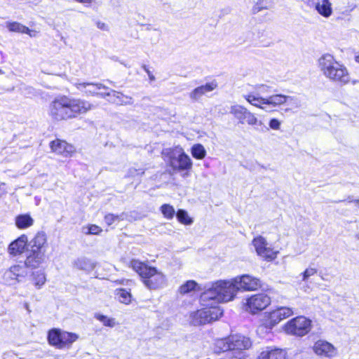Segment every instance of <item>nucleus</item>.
<instances>
[{
	"mask_svg": "<svg viewBox=\"0 0 359 359\" xmlns=\"http://www.w3.org/2000/svg\"><path fill=\"white\" fill-rule=\"evenodd\" d=\"M161 212L164 218L167 219H172L175 215V210L172 205L165 203L160 207Z\"/></svg>",
	"mask_w": 359,
	"mask_h": 359,
	"instance_id": "33",
	"label": "nucleus"
},
{
	"mask_svg": "<svg viewBox=\"0 0 359 359\" xmlns=\"http://www.w3.org/2000/svg\"><path fill=\"white\" fill-rule=\"evenodd\" d=\"M15 222L19 229H25L33 225L34 219L29 214H21L15 217Z\"/></svg>",
	"mask_w": 359,
	"mask_h": 359,
	"instance_id": "24",
	"label": "nucleus"
},
{
	"mask_svg": "<svg viewBox=\"0 0 359 359\" xmlns=\"http://www.w3.org/2000/svg\"><path fill=\"white\" fill-rule=\"evenodd\" d=\"M318 272L317 269L315 268H308L306 269L302 273V280L307 281L309 278L314 276Z\"/></svg>",
	"mask_w": 359,
	"mask_h": 359,
	"instance_id": "39",
	"label": "nucleus"
},
{
	"mask_svg": "<svg viewBox=\"0 0 359 359\" xmlns=\"http://www.w3.org/2000/svg\"><path fill=\"white\" fill-rule=\"evenodd\" d=\"M192 156L198 160L203 159L206 156V151L201 144H195L191 148Z\"/></svg>",
	"mask_w": 359,
	"mask_h": 359,
	"instance_id": "31",
	"label": "nucleus"
},
{
	"mask_svg": "<svg viewBox=\"0 0 359 359\" xmlns=\"http://www.w3.org/2000/svg\"><path fill=\"white\" fill-rule=\"evenodd\" d=\"M6 273L9 278L15 280H19L26 275L24 266L20 264L11 266Z\"/></svg>",
	"mask_w": 359,
	"mask_h": 359,
	"instance_id": "26",
	"label": "nucleus"
},
{
	"mask_svg": "<svg viewBox=\"0 0 359 359\" xmlns=\"http://www.w3.org/2000/svg\"><path fill=\"white\" fill-rule=\"evenodd\" d=\"M230 113L241 124L248 123L250 126L257 125L258 120L255 115L241 105H233L231 107Z\"/></svg>",
	"mask_w": 359,
	"mask_h": 359,
	"instance_id": "15",
	"label": "nucleus"
},
{
	"mask_svg": "<svg viewBox=\"0 0 359 359\" xmlns=\"http://www.w3.org/2000/svg\"><path fill=\"white\" fill-rule=\"evenodd\" d=\"M144 70L147 72V74H148V75H149V76L150 79H154V76H152V75H151L150 72L149 71V69H147L146 67H144Z\"/></svg>",
	"mask_w": 359,
	"mask_h": 359,
	"instance_id": "47",
	"label": "nucleus"
},
{
	"mask_svg": "<svg viewBox=\"0 0 359 359\" xmlns=\"http://www.w3.org/2000/svg\"><path fill=\"white\" fill-rule=\"evenodd\" d=\"M271 303V297L263 292L251 294L243 304V309L253 315L266 309Z\"/></svg>",
	"mask_w": 359,
	"mask_h": 359,
	"instance_id": "11",
	"label": "nucleus"
},
{
	"mask_svg": "<svg viewBox=\"0 0 359 359\" xmlns=\"http://www.w3.org/2000/svg\"><path fill=\"white\" fill-rule=\"evenodd\" d=\"M27 246V236L22 234L9 244L8 247V252L12 257L20 256L26 251Z\"/></svg>",
	"mask_w": 359,
	"mask_h": 359,
	"instance_id": "17",
	"label": "nucleus"
},
{
	"mask_svg": "<svg viewBox=\"0 0 359 359\" xmlns=\"http://www.w3.org/2000/svg\"><path fill=\"white\" fill-rule=\"evenodd\" d=\"M79 336L74 332L52 328L48 331L47 341L50 346L57 349L69 348L76 341Z\"/></svg>",
	"mask_w": 359,
	"mask_h": 359,
	"instance_id": "8",
	"label": "nucleus"
},
{
	"mask_svg": "<svg viewBox=\"0 0 359 359\" xmlns=\"http://www.w3.org/2000/svg\"><path fill=\"white\" fill-rule=\"evenodd\" d=\"M233 281L237 285L238 292L256 291L262 287L261 280L257 277L244 274L233 278Z\"/></svg>",
	"mask_w": 359,
	"mask_h": 359,
	"instance_id": "13",
	"label": "nucleus"
},
{
	"mask_svg": "<svg viewBox=\"0 0 359 359\" xmlns=\"http://www.w3.org/2000/svg\"><path fill=\"white\" fill-rule=\"evenodd\" d=\"M293 314V310L290 307H277L264 313L260 327L264 329L266 332H270L282 320L292 316Z\"/></svg>",
	"mask_w": 359,
	"mask_h": 359,
	"instance_id": "9",
	"label": "nucleus"
},
{
	"mask_svg": "<svg viewBox=\"0 0 359 359\" xmlns=\"http://www.w3.org/2000/svg\"><path fill=\"white\" fill-rule=\"evenodd\" d=\"M128 280H126V279H118V280H114V283H115L116 285H123L126 282H128Z\"/></svg>",
	"mask_w": 359,
	"mask_h": 359,
	"instance_id": "44",
	"label": "nucleus"
},
{
	"mask_svg": "<svg viewBox=\"0 0 359 359\" xmlns=\"http://www.w3.org/2000/svg\"><path fill=\"white\" fill-rule=\"evenodd\" d=\"M238 293L237 285L231 280H220L213 283L210 288L201 295V301L214 302L217 305L221 302L232 301Z\"/></svg>",
	"mask_w": 359,
	"mask_h": 359,
	"instance_id": "4",
	"label": "nucleus"
},
{
	"mask_svg": "<svg viewBox=\"0 0 359 359\" xmlns=\"http://www.w3.org/2000/svg\"><path fill=\"white\" fill-rule=\"evenodd\" d=\"M102 87H103V88L97 90V94L96 97H105L109 96L111 98V90H109V89L104 85H102Z\"/></svg>",
	"mask_w": 359,
	"mask_h": 359,
	"instance_id": "40",
	"label": "nucleus"
},
{
	"mask_svg": "<svg viewBox=\"0 0 359 359\" xmlns=\"http://www.w3.org/2000/svg\"><path fill=\"white\" fill-rule=\"evenodd\" d=\"M31 281L36 289H41L46 282V275L43 270L34 271L31 274Z\"/></svg>",
	"mask_w": 359,
	"mask_h": 359,
	"instance_id": "25",
	"label": "nucleus"
},
{
	"mask_svg": "<svg viewBox=\"0 0 359 359\" xmlns=\"http://www.w3.org/2000/svg\"><path fill=\"white\" fill-rule=\"evenodd\" d=\"M94 107L83 99L66 95L56 96L49 104L48 113L55 121H62L81 117Z\"/></svg>",
	"mask_w": 359,
	"mask_h": 359,
	"instance_id": "1",
	"label": "nucleus"
},
{
	"mask_svg": "<svg viewBox=\"0 0 359 359\" xmlns=\"http://www.w3.org/2000/svg\"><path fill=\"white\" fill-rule=\"evenodd\" d=\"M219 359H245L244 356L233 355L232 357H226Z\"/></svg>",
	"mask_w": 359,
	"mask_h": 359,
	"instance_id": "46",
	"label": "nucleus"
},
{
	"mask_svg": "<svg viewBox=\"0 0 359 359\" xmlns=\"http://www.w3.org/2000/svg\"><path fill=\"white\" fill-rule=\"evenodd\" d=\"M4 72L1 69H0V74H2Z\"/></svg>",
	"mask_w": 359,
	"mask_h": 359,
	"instance_id": "51",
	"label": "nucleus"
},
{
	"mask_svg": "<svg viewBox=\"0 0 359 359\" xmlns=\"http://www.w3.org/2000/svg\"><path fill=\"white\" fill-rule=\"evenodd\" d=\"M320 69L324 76L332 82L342 85L350 83L347 67L330 53L323 54L318 60Z\"/></svg>",
	"mask_w": 359,
	"mask_h": 359,
	"instance_id": "3",
	"label": "nucleus"
},
{
	"mask_svg": "<svg viewBox=\"0 0 359 359\" xmlns=\"http://www.w3.org/2000/svg\"><path fill=\"white\" fill-rule=\"evenodd\" d=\"M217 87V83L216 81L207 83L205 85H202L194 88L191 92L190 97L194 100H197L205 93L214 90Z\"/></svg>",
	"mask_w": 359,
	"mask_h": 359,
	"instance_id": "21",
	"label": "nucleus"
},
{
	"mask_svg": "<svg viewBox=\"0 0 359 359\" xmlns=\"http://www.w3.org/2000/svg\"><path fill=\"white\" fill-rule=\"evenodd\" d=\"M313 350L316 355L322 357L332 358L337 355V349L334 346L324 340L316 341Z\"/></svg>",
	"mask_w": 359,
	"mask_h": 359,
	"instance_id": "18",
	"label": "nucleus"
},
{
	"mask_svg": "<svg viewBox=\"0 0 359 359\" xmlns=\"http://www.w3.org/2000/svg\"><path fill=\"white\" fill-rule=\"evenodd\" d=\"M95 318L102 323V324L106 327H112L115 325L114 319L110 318L107 316L100 313H96L95 315Z\"/></svg>",
	"mask_w": 359,
	"mask_h": 359,
	"instance_id": "36",
	"label": "nucleus"
},
{
	"mask_svg": "<svg viewBox=\"0 0 359 359\" xmlns=\"http://www.w3.org/2000/svg\"><path fill=\"white\" fill-rule=\"evenodd\" d=\"M256 359H288V354L286 348L268 346L262 349Z\"/></svg>",
	"mask_w": 359,
	"mask_h": 359,
	"instance_id": "16",
	"label": "nucleus"
},
{
	"mask_svg": "<svg viewBox=\"0 0 359 359\" xmlns=\"http://www.w3.org/2000/svg\"><path fill=\"white\" fill-rule=\"evenodd\" d=\"M128 266L139 276L145 287L151 290H158L165 285V275L156 267L149 265L148 262L132 259Z\"/></svg>",
	"mask_w": 359,
	"mask_h": 359,
	"instance_id": "2",
	"label": "nucleus"
},
{
	"mask_svg": "<svg viewBox=\"0 0 359 359\" xmlns=\"http://www.w3.org/2000/svg\"><path fill=\"white\" fill-rule=\"evenodd\" d=\"M91 83H76L74 86L77 90L83 91V89H86Z\"/></svg>",
	"mask_w": 359,
	"mask_h": 359,
	"instance_id": "42",
	"label": "nucleus"
},
{
	"mask_svg": "<svg viewBox=\"0 0 359 359\" xmlns=\"http://www.w3.org/2000/svg\"><path fill=\"white\" fill-rule=\"evenodd\" d=\"M47 257L46 253L30 250L25 260V266L30 269L38 268L45 262Z\"/></svg>",
	"mask_w": 359,
	"mask_h": 359,
	"instance_id": "19",
	"label": "nucleus"
},
{
	"mask_svg": "<svg viewBox=\"0 0 359 359\" xmlns=\"http://www.w3.org/2000/svg\"><path fill=\"white\" fill-rule=\"evenodd\" d=\"M87 231L86 232V234L87 235H100L102 232L103 231L102 229L94 224H89L86 226Z\"/></svg>",
	"mask_w": 359,
	"mask_h": 359,
	"instance_id": "37",
	"label": "nucleus"
},
{
	"mask_svg": "<svg viewBox=\"0 0 359 359\" xmlns=\"http://www.w3.org/2000/svg\"><path fill=\"white\" fill-rule=\"evenodd\" d=\"M280 123L277 118H272L269 121V126L274 130L280 128Z\"/></svg>",
	"mask_w": 359,
	"mask_h": 359,
	"instance_id": "41",
	"label": "nucleus"
},
{
	"mask_svg": "<svg viewBox=\"0 0 359 359\" xmlns=\"http://www.w3.org/2000/svg\"><path fill=\"white\" fill-rule=\"evenodd\" d=\"M109 100L117 105H126L132 103L131 97L116 90H111V96Z\"/></svg>",
	"mask_w": 359,
	"mask_h": 359,
	"instance_id": "22",
	"label": "nucleus"
},
{
	"mask_svg": "<svg viewBox=\"0 0 359 359\" xmlns=\"http://www.w3.org/2000/svg\"><path fill=\"white\" fill-rule=\"evenodd\" d=\"M288 98L289 97L281 94L273 95L266 99V104L278 107L286 103Z\"/></svg>",
	"mask_w": 359,
	"mask_h": 359,
	"instance_id": "29",
	"label": "nucleus"
},
{
	"mask_svg": "<svg viewBox=\"0 0 359 359\" xmlns=\"http://www.w3.org/2000/svg\"><path fill=\"white\" fill-rule=\"evenodd\" d=\"M31 250L46 253L48 248L47 235L43 231L37 232L30 242Z\"/></svg>",
	"mask_w": 359,
	"mask_h": 359,
	"instance_id": "20",
	"label": "nucleus"
},
{
	"mask_svg": "<svg viewBox=\"0 0 359 359\" xmlns=\"http://www.w3.org/2000/svg\"><path fill=\"white\" fill-rule=\"evenodd\" d=\"M353 202L355 204V205L358 208H359V199L354 200Z\"/></svg>",
	"mask_w": 359,
	"mask_h": 359,
	"instance_id": "48",
	"label": "nucleus"
},
{
	"mask_svg": "<svg viewBox=\"0 0 359 359\" xmlns=\"http://www.w3.org/2000/svg\"><path fill=\"white\" fill-rule=\"evenodd\" d=\"M49 147L51 152L65 158L72 157L76 152L73 144L59 138L50 141Z\"/></svg>",
	"mask_w": 359,
	"mask_h": 359,
	"instance_id": "14",
	"label": "nucleus"
},
{
	"mask_svg": "<svg viewBox=\"0 0 359 359\" xmlns=\"http://www.w3.org/2000/svg\"><path fill=\"white\" fill-rule=\"evenodd\" d=\"M252 346L250 338L239 334H230L226 337L219 338L215 341L214 351L222 353L226 351H234L238 356H244L243 351Z\"/></svg>",
	"mask_w": 359,
	"mask_h": 359,
	"instance_id": "6",
	"label": "nucleus"
},
{
	"mask_svg": "<svg viewBox=\"0 0 359 359\" xmlns=\"http://www.w3.org/2000/svg\"><path fill=\"white\" fill-rule=\"evenodd\" d=\"M178 222L184 225H189L193 219L188 215L187 212L183 209H179L176 212Z\"/></svg>",
	"mask_w": 359,
	"mask_h": 359,
	"instance_id": "34",
	"label": "nucleus"
},
{
	"mask_svg": "<svg viewBox=\"0 0 359 359\" xmlns=\"http://www.w3.org/2000/svg\"><path fill=\"white\" fill-rule=\"evenodd\" d=\"M257 254L265 261H273L278 255V252L269 246L266 239L262 236L255 237L252 241Z\"/></svg>",
	"mask_w": 359,
	"mask_h": 359,
	"instance_id": "12",
	"label": "nucleus"
},
{
	"mask_svg": "<svg viewBox=\"0 0 359 359\" xmlns=\"http://www.w3.org/2000/svg\"><path fill=\"white\" fill-rule=\"evenodd\" d=\"M76 2L83 4H90L93 0H74Z\"/></svg>",
	"mask_w": 359,
	"mask_h": 359,
	"instance_id": "45",
	"label": "nucleus"
},
{
	"mask_svg": "<svg viewBox=\"0 0 359 359\" xmlns=\"http://www.w3.org/2000/svg\"><path fill=\"white\" fill-rule=\"evenodd\" d=\"M5 194L4 191L0 192V198Z\"/></svg>",
	"mask_w": 359,
	"mask_h": 359,
	"instance_id": "50",
	"label": "nucleus"
},
{
	"mask_svg": "<svg viewBox=\"0 0 359 359\" xmlns=\"http://www.w3.org/2000/svg\"><path fill=\"white\" fill-rule=\"evenodd\" d=\"M355 61L359 64V55L355 56Z\"/></svg>",
	"mask_w": 359,
	"mask_h": 359,
	"instance_id": "49",
	"label": "nucleus"
},
{
	"mask_svg": "<svg viewBox=\"0 0 359 359\" xmlns=\"http://www.w3.org/2000/svg\"><path fill=\"white\" fill-rule=\"evenodd\" d=\"M245 99L252 105L263 109V105L266 104V99L253 93H249L244 96Z\"/></svg>",
	"mask_w": 359,
	"mask_h": 359,
	"instance_id": "30",
	"label": "nucleus"
},
{
	"mask_svg": "<svg viewBox=\"0 0 359 359\" xmlns=\"http://www.w3.org/2000/svg\"><path fill=\"white\" fill-rule=\"evenodd\" d=\"M103 88L101 83H91L89 86L83 91V94L86 96L96 97L97 90Z\"/></svg>",
	"mask_w": 359,
	"mask_h": 359,
	"instance_id": "35",
	"label": "nucleus"
},
{
	"mask_svg": "<svg viewBox=\"0 0 359 359\" xmlns=\"http://www.w3.org/2000/svg\"><path fill=\"white\" fill-rule=\"evenodd\" d=\"M311 328L312 321L304 316H298L291 318L282 327L285 334L297 337H302L308 334Z\"/></svg>",
	"mask_w": 359,
	"mask_h": 359,
	"instance_id": "10",
	"label": "nucleus"
},
{
	"mask_svg": "<svg viewBox=\"0 0 359 359\" xmlns=\"http://www.w3.org/2000/svg\"><path fill=\"white\" fill-rule=\"evenodd\" d=\"M161 156L172 172L185 171L189 172L193 166L190 157L184 152L180 146L163 149Z\"/></svg>",
	"mask_w": 359,
	"mask_h": 359,
	"instance_id": "5",
	"label": "nucleus"
},
{
	"mask_svg": "<svg viewBox=\"0 0 359 359\" xmlns=\"http://www.w3.org/2000/svg\"><path fill=\"white\" fill-rule=\"evenodd\" d=\"M104 219L107 226H111L115 222L120 221L121 219L118 215L107 213L104 215Z\"/></svg>",
	"mask_w": 359,
	"mask_h": 359,
	"instance_id": "38",
	"label": "nucleus"
},
{
	"mask_svg": "<svg viewBox=\"0 0 359 359\" xmlns=\"http://www.w3.org/2000/svg\"><path fill=\"white\" fill-rule=\"evenodd\" d=\"M202 308L189 313L190 323L193 325H204L219 320L223 315V311L214 302L202 301Z\"/></svg>",
	"mask_w": 359,
	"mask_h": 359,
	"instance_id": "7",
	"label": "nucleus"
},
{
	"mask_svg": "<svg viewBox=\"0 0 359 359\" xmlns=\"http://www.w3.org/2000/svg\"><path fill=\"white\" fill-rule=\"evenodd\" d=\"M96 25L101 30H108L107 25L103 22L97 21Z\"/></svg>",
	"mask_w": 359,
	"mask_h": 359,
	"instance_id": "43",
	"label": "nucleus"
},
{
	"mask_svg": "<svg viewBox=\"0 0 359 359\" xmlns=\"http://www.w3.org/2000/svg\"><path fill=\"white\" fill-rule=\"evenodd\" d=\"M198 284L194 280H189L182 284L178 288V293L181 295H185L193 291L198 290Z\"/></svg>",
	"mask_w": 359,
	"mask_h": 359,
	"instance_id": "27",
	"label": "nucleus"
},
{
	"mask_svg": "<svg viewBox=\"0 0 359 359\" xmlns=\"http://www.w3.org/2000/svg\"><path fill=\"white\" fill-rule=\"evenodd\" d=\"M7 27L11 32L25 33L29 34L30 29L28 27H26L18 22H9L7 23Z\"/></svg>",
	"mask_w": 359,
	"mask_h": 359,
	"instance_id": "32",
	"label": "nucleus"
},
{
	"mask_svg": "<svg viewBox=\"0 0 359 359\" xmlns=\"http://www.w3.org/2000/svg\"><path fill=\"white\" fill-rule=\"evenodd\" d=\"M114 295L116 299L123 304L128 305L132 302L130 289L117 288L114 290Z\"/></svg>",
	"mask_w": 359,
	"mask_h": 359,
	"instance_id": "23",
	"label": "nucleus"
},
{
	"mask_svg": "<svg viewBox=\"0 0 359 359\" xmlns=\"http://www.w3.org/2000/svg\"><path fill=\"white\" fill-rule=\"evenodd\" d=\"M316 9L322 16L328 18L332 13V4L329 0H322L321 4L316 5Z\"/></svg>",
	"mask_w": 359,
	"mask_h": 359,
	"instance_id": "28",
	"label": "nucleus"
}]
</instances>
